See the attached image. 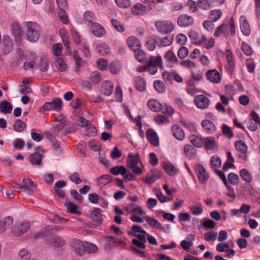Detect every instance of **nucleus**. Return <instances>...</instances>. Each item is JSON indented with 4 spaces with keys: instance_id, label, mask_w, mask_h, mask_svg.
I'll use <instances>...</instances> for the list:
<instances>
[{
    "instance_id": "56",
    "label": "nucleus",
    "mask_w": 260,
    "mask_h": 260,
    "mask_svg": "<svg viewBox=\"0 0 260 260\" xmlns=\"http://www.w3.org/2000/svg\"><path fill=\"white\" fill-rule=\"evenodd\" d=\"M241 49L246 56H249L252 54V50L251 48L244 42L242 43Z\"/></svg>"
},
{
    "instance_id": "25",
    "label": "nucleus",
    "mask_w": 260,
    "mask_h": 260,
    "mask_svg": "<svg viewBox=\"0 0 260 260\" xmlns=\"http://www.w3.org/2000/svg\"><path fill=\"white\" fill-rule=\"evenodd\" d=\"M202 126L204 130L208 133L211 134L216 130L215 124L209 120H204L202 121Z\"/></svg>"
},
{
    "instance_id": "53",
    "label": "nucleus",
    "mask_w": 260,
    "mask_h": 260,
    "mask_svg": "<svg viewBox=\"0 0 260 260\" xmlns=\"http://www.w3.org/2000/svg\"><path fill=\"white\" fill-rule=\"evenodd\" d=\"M85 128L86 135L88 136H95L96 134V130L93 125L91 123H89Z\"/></svg>"
},
{
    "instance_id": "22",
    "label": "nucleus",
    "mask_w": 260,
    "mask_h": 260,
    "mask_svg": "<svg viewBox=\"0 0 260 260\" xmlns=\"http://www.w3.org/2000/svg\"><path fill=\"white\" fill-rule=\"evenodd\" d=\"M125 209L127 212L133 213L135 214L142 215L144 214L143 210L139 205L133 203L128 204L126 206Z\"/></svg>"
},
{
    "instance_id": "19",
    "label": "nucleus",
    "mask_w": 260,
    "mask_h": 260,
    "mask_svg": "<svg viewBox=\"0 0 260 260\" xmlns=\"http://www.w3.org/2000/svg\"><path fill=\"white\" fill-rule=\"evenodd\" d=\"M207 79L211 82L218 83L221 77L219 72L216 70H209L206 74Z\"/></svg>"
},
{
    "instance_id": "9",
    "label": "nucleus",
    "mask_w": 260,
    "mask_h": 260,
    "mask_svg": "<svg viewBox=\"0 0 260 260\" xmlns=\"http://www.w3.org/2000/svg\"><path fill=\"white\" fill-rule=\"evenodd\" d=\"M99 240L106 252L109 253L112 252L114 246V237L107 235L102 236Z\"/></svg>"
},
{
    "instance_id": "54",
    "label": "nucleus",
    "mask_w": 260,
    "mask_h": 260,
    "mask_svg": "<svg viewBox=\"0 0 260 260\" xmlns=\"http://www.w3.org/2000/svg\"><path fill=\"white\" fill-rule=\"evenodd\" d=\"M229 182L233 185H237L239 183V177L234 173H230L228 176Z\"/></svg>"
},
{
    "instance_id": "1",
    "label": "nucleus",
    "mask_w": 260,
    "mask_h": 260,
    "mask_svg": "<svg viewBox=\"0 0 260 260\" xmlns=\"http://www.w3.org/2000/svg\"><path fill=\"white\" fill-rule=\"evenodd\" d=\"M27 40L31 43L36 42L40 36L41 28L38 23L32 21H26L23 23Z\"/></svg>"
},
{
    "instance_id": "41",
    "label": "nucleus",
    "mask_w": 260,
    "mask_h": 260,
    "mask_svg": "<svg viewBox=\"0 0 260 260\" xmlns=\"http://www.w3.org/2000/svg\"><path fill=\"white\" fill-rule=\"evenodd\" d=\"M164 59L168 62H171L172 63H177L178 61V59L176 56L175 54L171 50L167 51L165 55L164 56Z\"/></svg>"
},
{
    "instance_id": "40",
    "label": "nucleus",
    "mask_w": 260,
    "mask_h": 260,
    "mask_svg": "<svg viewBox=\"0 0 260 260\" xmlns=\"http://www.w3.org/2000/svg\"><path fill=\"white\" fill-rule=\"evenodd\" d=\"M222 15V13L221 10L215 9L210 11L209 18L211 21L216 22L221 18Z\"/></svg>"
},
{
    "instance_id": "23",
    "label": "nucleus",
    "mask_w": 260,
    "mask_h": 260,
    "mask_svg": "<svg viewBox=\"0 0 260 260\" xmlns=\"http://www.w3.org/2000/svg\"><path fill=\"white\" fill-rule=\"evenodd\" d=\"M160 177V172L156 170H153L151 171L146 176L145 178V182L148 184H151L153 183L156 180L159 179Z\"/></svg>"
},
{
    "instance_id": "50",
    "label": "nucleus",
    "mask_w": 260,
    "mask_h": 260,
    "mask_svg": "<svg viewBox=\"0 0 260 260\" xmlns=\"http://www.w3.org/2000/svg\"><path fill=\"white\" fill-rule=\"evenodd\" d=\"M30 253L26 249H22L19 251V260H28L30 258Z\"/></svg>"
},
{
    "instance_id": "2",
    "label": "nucleus",
    "mask_w": 260,
    "mask_h": 260,
    "mask_svg": "<svg viewBox=\"0 0 260 260\" xmlns=\"http://www.w3.org/2000/svg\"><path fill=\"white\" fill-rule=\"evenodd\" d=\"M14 189L18 192H24L31 194L33 192L34 189L36 187V184L28 178H24L22 181V184L16 182H13L12 184Z\"/></svg>"
},
{
    "instance_id": "52",
    "label": "nucleus",
    "mask_w": 260,
    "mask_h": 260,
    "mask_svg": "<svg viewBox=\"0 0 260 260\" xmlns=\"http://www.w3.org/2000/svg\"><path fill=\"white\" fill-rule=\"evenodd\" d=\"M153 85L156 90L159 93H164L165 91V86L162 81H155Z\"/></svg>"
},
{
    "instance_id": "34",
    "label": "nucleus",
    "mask_w": 260,
    "mask_h": 260,
    "mask_svg": "<svg viewBox=\"0 0 260 260\" xmlns=\"http://www.w3.org/2000/svg\"><path fill=\"white\" fill-rule=\"evenodd\" d=\"M95 50L101 55H105L110 52V49L109 46L104 43L97 45L95 47Z\"/></svg>"
},
{
    "instance_id": "12",
    "label": "nucleus",
    "mask_w": 260,
    "mask_h": 260,
    "mask_svg": "<svg viewBox=\"0 0 260 260\" xmlns=\"http://www.w3.org/2000/svg\"><path fill=\"white\" fill-rule=\"evenodd\" d=\"M13 47V43L11 38L8 35L3 36L1 42V48L5 54H8L12 51Z\"/></svg>"
},
{
    "instance_id": "57",
    "label": "nucleus",
    "mask_w": 260,
    "mask_h": 260,
    "mask_svg": "<svg viewBox=\"0 0 260 260\" xmlns=\"http://www.w3.org/2000/svg\"><path fill=\"white\" fill-rule=\"evenodd\" d=\"M241 178L245 181L250 182L251 181V177L249 172L245 169H242L240 172Z\"/></svg>"
},
{
    "instance_id": "10",
    "label": "nucleus",
    "mask_w": 260,
    "mask_h": 260,
    "mask_svg": "<svg viewBox=\"0 0 260 260\" xmlns=\"http://www.w3.org/2000/svg\"><path fill=\"white\" fill-rule=\"evenodd\" d=\"M156 29L160 32L168 34L174 29L173 24L168 21H158L155 22Z\"/></svg>"
},
{
    "instance_id": "48",
    "label": "nucleus",
    "mask_w": 260,
    "mask_h": 260,
    "mask_svg": "<svg viewBox=\"0 0 260 260\" xmlns=\"http://www.w3.org/2000/svg\"><path fill=\"white\" fill-rule=\"evenodd\" d=\"M189 209L190 212L194 215H200L203 212L201 204H199L197 206H190L189 207Z\"/></svg>"
},
{
    "instance_id": "62",
    "label": "nucleus",
    "mask_w": 260,
    "mask_h": 260,
    "mask_svg": "<svg viewBox=\"0 0 260 260\" xmlns=\"http://www.w3.org/2000/svg\"><path fill=\"white\" fill-rule=\"evenodd\" d=\"M190 141L194 146L197 147H201L203 144L202 139L197 136H193Z\"/></svg>"
},
{
    "instance_id": "36",
    "label": "nucleus",
    "mask_w": 260,
    "mask_h": 260,
    "mask_svg": "<svg viewBox=\"0 0 260 260\" xmlns=\"http://www.w3.org/2000/svg\"><path fill=\"white\" fill-rule=\"evenodd\" d=\"M102 91L107 96L111 95L113 91V85L111 82L106 81L102 84Z\"/></svg>"
},
{
    "instance_id": "26",
    "label": "nucleus",
    "mask_w": 260,
    "mask_h": 260,
    "mask_svg": "<svg viewBox=\"0 0 260 260\" xmlns=\"http://www.w3.org/2000/svg\"><path fill=\"white\" fill-rule=\"evenodd\" d=\"M162 165L165 172L169 175L173 176L177 174V169L171 162H164Z\"/></svg>"
},
{
    "instance_id": "32",
    "label": "nucleus",
    "mask_w": 260,
    "mask_h": 260,
    "mask_svg": "<svg viewBox=\"0 0 260 260\" xmlns=\"http://www.w3.org/2000/svg\"><path fill=\"white\" fill-rule=\"evenodd\" d=\"M11 30L13 36L15 37L19 38L22 35L20 24L17 22H14L11 25Z\"/></svg>"
},
{
    "instance_id": "44",
    "label": "nucleus",
    "mask_w": 260,
    "mask_h": 260,
    "mask_svg": "<svg viewBox=\"0 0 260 260\" xmlns=\"http://www.w3.org/2000/svg\"><path fill=\"white\" fill-rule=\"evenodd\" d=\"M145 220L150 226L153 228L155 229H159L161 227V225L158 222V221L153 217L146 216L145 217Z\"/></svg>"
},
{
    "instance_id": "59",
    "label": "nucleus",
    "mask_w": 260,
    "mask_h": 260,
    "mask_svg": "<svg viewBox=\"0 0 260 260\" xmlns=\"http://www.w3.org/2000/svg\"><path fill=\"white\" fill-rule=\"evenodd\" d=\"M112 180V177L109 175H103L98 178L99 183L102 185H106L109 183Z\"/></svg>"
},
{
    "instance_id": "18",
    "label": "nucleus",
    "mask_w": 260,
    "mask_h": 260,
    "mask_svg": "<svg viewBox=\"0 0 260 260\" xmlns=\"http://www.w3.org/2000/svg\"><path fill=\"white\" fill-rule=\"evenodd\" d=\"M90 28L92 34L98 38L102 37L105 33L104 27L98 23H92Z\"/></svg>"
},
{
    "instance_id": "38",
    "label": "nucleus",
    "mask_w": 260,
    "mask_h": 260,
    "mask_svg": "<svg viewBox=\"0 0 260 260\" xmlns=\"http://www.w3.org/2000/svg\"><path fill=\"white\" fill-rule=\"evenodd\" d=\"M64 206L66 207L68 212L77 214L80 213V212L78 211L77 210V206L75 204L71 203L69 200H67L66 201Z\"/></svg>"
},
{
    "instance_id": "58",
    "label": "nucleus",
    "mask_w": 260,
    "mask_h": 260,
    "mask_svg": "<svg viewBox=\"0 0 260 260\" xmlns=\"http://www.w3.org/2000/svg\"><path fill=\"white\" fill-rule=\"evenodd\" d=\"M217 237V233L214 231H210L204 234L205 240L207 241H215Z\"/></svg>"
},
{
    "instance_id": "61",
    "label": "nucleus",
    "mask_w": 260,
    "mask_h": 260,
    "mask_svg": "<svg viewBox=\"0 0 260 260\" xmlns=\"http://www.w3.org/2000/svg\"><path fill=\"white\" fill-rule=\"evenodd\" d=\"M210 163L212 166L215 168H219L221 165V160L220 157L213 156L211 158Z\"/></svg>"
},
{
    "instance_id": "16",
    "label": "nucleus",
    "mask_w": 260,
    "mask_h": 260,
    "mask_svg": "<svg viewBox=\"0 0 260 260\" xmlns=\"http://www.w3.org/2000/svg\"><path fill=\"white\" fill-rule=\"evenodd\" d=\"M193 23V19L192 17L186 14H182L179 16L177 23L180 27H187L192 25Z\"/></svg>"
},
{
    "instance_id": "46",
    "label": "nucleus",
    "mask_w": 260,
    "mask_h": 260,
    "mask_svg": "<svg viewBox=\"0 0 260 260\" xmlns=\"http://www.w3.org/2000/svg\"><path fill=\"white\" fill-rule=\"evenodd\" d=\"M42 157L39 153H35L30 155L29 159L33 165H39L41 162Z\"/></svg>"
},
{
    "instance_id": "21",
    "label": "nucleus",
    "mask_w": 260,
    "mask_h": 260,
    "mask_svg": "<svg viewBox=\"0 0 260 260\" xmlns=\"http://www.w3.org/2000/svg\"><path fill=\"white\" fill-rule=\"evenodd\" d=\"M146 135L151 145L154 146H157L158 145V138L156 132L153 129H148L146 133Z\"/></svg>"
},
{
    "instance_id": "11",
    "label": "nucleus",
    "mask_w": 260,
    "mask_h": 260,
    "mask_svg": "<svg viewBox=\"0 0 260 260\" xmlns=\"http://www.w3.org/2000/svg\"><path fill=\"white\" fill-rule=\"evenodd\" d=\"M195 105L199 109H205L209 106L210 101L208 98L204 95H196L194 98Z\"/></svg>"
},
{
    "instance_id": "42",
    "label": "nucleus",
    "mask_w": 260,
    "mask_h": 260,
    "mask_svg": "<svg viewBox=\"0 0 260 260\" xmlns=\"http://www.w3.org/2000/svg\"><path fill=\"white\" fill-rule=\"evenodd\" d=\"M134 52L136 58L139 62H141L145 60L146 55L145 52L142 49L138 48L134 50Z\"/></svg>"
},
{
    "instance_id": "15",
    "label": "nucleus",
    "mask_w": 260,
    "mask_h": 260,
    "mask_svg": "<svg viewBox=\"0 0 260 260\" xmlns=\"http://www.w3.org/2000/svg\"><path fill=\"white\" fill-rule=\"evenodd\" d=\"M72 247L75 252L81 256L85 252V243H83L80 240L74 239L72 242Z\"/></svg>"
},
{
    "instance_id": "3",
    "label": "nucleus",
    "mask_w": 260,
    "mask_h": 260,
    "mask_svg": "<svg viewBox=\"0 0 260 260\" xmlns=\"http://www.w3.org/2000/svg\"><path fill=\"white\" fill-rule=\"evenodd\" d=\"M139 160V156L138 153L133 154L130 153L128 154L127 166L132 170L134 173L137 175H140L143 172L142 169L138 166Z\"/></svg>"
},
{
    "instance_id": "27",
    "label": "nucleus",
    "mask_w": 260,
    "mask_h": 260,
    "mask_svg": "<svg viewBox=\"0 0 260 260\" xmlns=\"http://www.w3.org/2000/svg\"><path fill=\"white\" fill-rule=\"evenodd\" d=\"M13 222V218L11 216H7L3 220H0V233L4 232L12 224Z\"/></svg>"
},
{
    "instance_id": "28",
    "label": "nucleus",
    "mask_w": 260,
    "mask_h": 260,
    "mask_svg": "<svg viewBox=\"0 0 260 260\" xmlns=\"http://www.w3.org/2000/svg\"><path fill=\"white\" fill-rule=\"evenodd\" d=\"M13 109L12 104L8 101H3L0 103L1 111L4 114L11 113Z\"/></svg>"
},
{
    "instance_id": "51",
    "label": "nucleus",
    "mask_w": 260,
    "mask_h": 260,
    "mask_svg": "<svg viewBox=\"0 0 260 260\" xmlns=\"http://www.w3.org/2000/svg\"><path fill=\"white\" fill-rule=\"evenodd\" d=\"M39 67L41 71L42 72H46L48 70V62L47 59L46 57H41Z\"/></svg>"
},
{
    "instance_id": "37",
    "label": "nucleus",
    "mask_w": 260,
    "mask_h": 260,
    "mask_svg": "<svg viewBox=\"0 0 260 260\" xmlns=\"http://www.w3.org/2000/svg\"><path fill=\"white\" fill-rule=\"evenodd\" d=\"M85 252L90 254L97 253L99 251V248L95 244L88 242H85Z\"/></svg>"
},
{
    "instance_id": "13",
    "label": "nucleus",
    "mask_w": 260,
    "mask_h": 260,
    "mask_svg": "<svg viewBox=\"0 0 260 260\" xmlns=\"http://www.w3.org/2000/svg\"><path fill=\"white\" fill-rule=\"evenodd\" d=\"M235 146L236 149L239 152L238 154L239 157L242 158L243 160H245L247 158V145L242 141L238 140L235 142Z\"/></svg>"
},
{
    "instance_id": "17",
    "label": "nucleus",
    "mask_w": 260,
    "mask_h": 260,
    "mask_svg": "<svg viewBox=\"0 0 260 260\" xmlns=\"http://www.w3.org/2000/svg\"><path fill=\"white\" fill-rule=\"evenodd\" d=\"M240 28L243 34L248 36L251 32L250 25L244 16H241L240 18Z\"/></svg>"
},
{
    "instance_id": "20",
    "label": "nucleus",
    "mask_w": 260,
    "mask_h": 260,
    "mask_svg": "<svg viewBox=\"0 0 260 260\" xmlns=\"http://www.w3.org/2000/svg\"><path fill=\"white\" fill-rule=\"evenodd\" d=\"M173 136L178 140L182 141L185 138V134L181 127L177 124H173L171 127Z\"/></svg>"
},
{
    "instance_id": "29",
    "label": "nucleus",
    "mask_w": 260,
    "mask_h": 260,
    "mask_svg": "<svg viewBox=\"0 0 260 260\" xmlns=\"http://www.w3.org/2000/svg\"><path fill=\"white\" fill-rule=\"evenodd\" d=\"M83 17L85 23L89 26L92 23H95L93 21L95 20V16L92 11H86L84 14Z\"/></svg>"
},
{
    "instance_id": "30",
    "label": "nucleus",
    "mask_w": 260,
    "mask_h": 260,
    "mask_svg": "<svg viewBox=\"0 0 260 260\" xmlns=\"http://www.w3.org/2000/svg\"><path fill=\"white\" fill-rule=\"evenodd\" d=\"M127 46L134 51L141 46L140 41L135 37H131L127 40Z\"/></svg>"
},
{
    "instance_id": "7",
    "label": "nucleus",
    "mask_w": 260,
    "mask_h": 260,
    "mask_svg": "<svg viewBox=\"0 0 260 260\" xmlns=\"http://www.w3.org/2000/svg\"><path fill=\"white\" fill-rule=\"evenodd\" d=\"M62 101L61 99L54 98L52 101L46 102L43 107V109L45 111L54 110L59 111L62 108Z\"/></svg>"
},
{
    "instance_id": "64",
    "label": "nucleus",
    "mask_w": 260,
    "mask_h": 260,
    "mask_svg": "<svg viewBox=\"0 0 260 260\" xmlns=\"http://www.w3.org/2000/svg\"><path fill=\"white\" fill-rule=\"evenodd\" d=\"M155 120L158 124H166L169 122V120L167 117L161 114H159L156 116L155 117Z\"/></svg>"
},
{
    "instance_id": "43",
    "label": "nucleus",
    "mask_w": 260,
    "mask_h": 260,
    "mask_svg": "<svg viewBox=\"0 0 260 260\" xmlns=\"http://www.w3.org/2000/svg\"><path fill=\"white\" fill-rule=\"evenodd\" d=\"M156 42L154 39L151 37H148L146 39V45L147 48L149 51H153L156 48Z\"/></svg>"
},
{
    "instance_id": "35",
    "label": "nucleus",
    "mask_w": 260,
    "mask_h": 260,
    "mask_svg": "<svg viewBox=\"0 0 260 260\" xmlns=\"http://www.w3.org/2000/svg\"><path fill=\"white\" fill-rule=\"evenodd\" d=\"M186 156L189 159L194 158L196 155V149L190 145H186L184 148Z\"/></svg>"
},
{
    "instance_id": "8",
    "label": "nucleus",
    "mask_w": 260,
    "mask_h": 260,
    "mask_svg": "<svg viewBox=\"0 0 260 260\" xmlns=\"http://www.w3.org/2000/svg\"><path fill=\"white\" fill-rule=\"evenodd\" d=\"M30 228V224L26 221H23L16 224L12 229V234L15 236H20L26 232Z\"/></svg>"
},
{
    "instance_id": "47",
    "label": "nucleus",
    "mask_w": 260,
    "mask_h": 260,
    "mask_svg": "<svg viewBox=\"0 0 260 260\" xmlns=\"http://www.w3.org/2000/svg\"><path fill=\"white\" fill-rule=\"evenodd\" d=\"M56 65L59 72H63L67 69V65L61 57H58L56 58Z\"/></svg>"
},
{
    "instance_id": "31",
    "label": "nucleus",
    "mask_w": 260,
    "mask_h": 260,
    "mask_svg": "<svg viewBox=\"0 0 260 260\" xmlns=\"http://www.w3.org/2000/svg\"><path fill=\"white\" fill-rule=\"evenodd\" d=\"M48 242L50 245L56 247L63 246L65 244V241L58 236L51 237Z\"/></svg>"
},
{
    "instance_id": "33",
    "label": "nucleus",
    "mask_w": 260,
    "mask_h": 260,
    "mask_svg": "<svg viewBox=\"0 0 260 260\" xmlns=\"http://www.w3.org/2000/svg\"><path fill=\"white\" fill-rule=\"evenodd\" d=\"M135 87L138 91L142 92L145 90L146 83L142 77H137L135 79Z\"/></svg>"
},
{
    "instance_id": "39",
    "label": "nucleus",
    "mask_w": 260,
    "mask_h": 260,
    "mask_svg": "<svg viewBox=\"0 0 260 260\" xmlns=\"http://www.w3.org/2000/svg\"><path fill=\"white\" fill-rule=\"evenodd\" d=\"M225 55L228 62L229 68L232 70L235 67V61L233 59V53L231 50L226 49L225 52Z\"/></svg>"
},
{
    "instance_id": "4",
    "label": "nucleus",
    "mask_w": 260,
    "mask_h": 260,
    "mask_svg": "<svg viewBox=\"0 0 260 260\" xmlns=\"http://www.w3.org/2000/svg\"><path fill=\"white\" fill-rule=\"evenodd\" d=\"M53 131L54 134L58 135L59 133L66 135L73 134L76 131V128L73 125H69L62 122H59L54 124Z\"/></svg>"
},
{
    "instance_id": "60",
    "label": "nucleus",
    "mask_w": 260,
    "mask_h": 260,
    "mask_svg": "<svg viewBox=\"0 0 260 260\" xmlns=\"http://www.w3.org/2000/svg\"><path fill=\"white\" fill-rule=\"evenodd\" d=\"M58 16L62 22L63 23L67 24L68 23L69 20L68 17L64 11V9H58Z\"/></svg>"
},
{
    "instance_id": "49",
    "label": "nucleus",
    "mask_w": 260,
    "mask_h": 260,
    "mask_svg": "<svg viewBox=\"0 0 260 260\" xmlns=\"http://www.w3.org/2000/svg\"><path fill=\"white\" fill-rule=\"evenodd\" d=\"M90 216L93 220L98 222H101L103 220L100 209H96L92 211L91 213Z\"/></svg>"
},
{
    "instance_id": "14",
    "label": "nucleus",
    "mask_w": 260,
    "mask_h": 260,
    "mask_svg": "<svg viewBox=\"0 0 260 260\" xmlns=\"http://www.w3.org/2000/svg\"><path fill=\"white\" fill-rule=\"evenodd\" d=\"M195 171L199 181L202 184L206 183L209 178V175L205 169L201 165H198L195 167Z\"/></svg>"
},
{
    "instance_id": "24",
    "label": "nucleus",
    "mask_w": 260,
    "mask_h": 260,
    "mask_svg": "<svg viewBox=\"0 0 260 260\" xmlns=\"http://www.w3.org/2000/svg\"><path fill=\"white\" fill-rule=\"evenodd\" d=\"M148 108L152 111L158 112L162 110V105L157 100H150L147 103Z\"/></svg>"
},
{
    "instance_id": "6",
    "label": "nucleus",
    "mask_w": 260,
    "mask_h": 260,
    "mask_svg": "<svg viewBox=\"0 0 260 260\" xmlns=\"http://www.w3.org/2000/svg\"><path fill=\"white\" fill-rule=\"evenodd\" d=\"M151 9V5L138 3L133 6L132 11L134 15L143 16L147 14Z\"/></svg>"
},
{
    "instance_id": "63",
    "label": "nucleus",
    "mask_w": 260,
    "mask_h": 260,
    "mask_svg": "<svg viewBox=\"0 0 260 260\" xmlns=\"http://www.w3.org/2000/svg\"><path fill=\"white\" fill-rule=\"evenodd\" d=\"M98 68L102 71L107 70L108 67V62L104 59H99L96 61Z\"/></svg>"
},
{
    "instance_id": "55",
    "label": "nucleus",
    "mask_w": 260,
    "mask_h": 260,
    "mask_svg": "<svg viewBox=\"0 0 260 260\" xmlns=\"http://www.w3.org/2000/svg\"><path fill=\"white\" fill-rule=\"evenodd\" d=\"M227 29L228 25L224 23L221 24L216 29L214 32V36L216 37L220 36Z\"/></svg>"
},
{
    "instance_id": "5",
    "label": "nucleus",
    "mask_w": 260,
    "mask_h": 260,
    "mask_svg": "<svg viewBox=\"0 0 260 260\" xmlns=\"http://www.w3.org/2000/svg\"><path fill=\"white\" fill-rule=\"evenodd\" d=\"M147 67L148 68V72L151 74H155L157 71L158 67H162L161 57L159 55L150 56Z\"/></svg>"
},
{
    "instance_id": "45",
    "label": "nucleus",
    "mask_w": 260,
    "mask_h": 260,
    "mask_svg": "<svg viewBox=\"0 0 260 260\" xmlns=\"http://www.w3.org/2000/svg\"><path fill=\"white\" fill-rule=\"evenodd\" d=\"M25 127V123L19 119L17 120L13 125L14 130L17 132H22Z\"/></svg>"
}]
</instances>
